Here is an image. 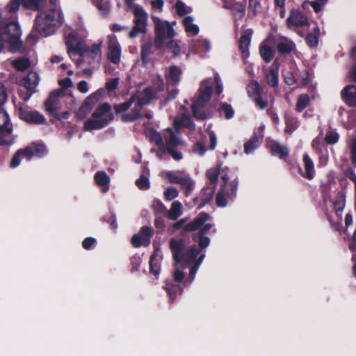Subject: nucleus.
Here are the masks:
<instances>
[{
	"label": "nucleus",
	"mask_w": 356,
	"mask_h": 356,
	"mask_svg": "<svg viewBox=\"0 0 356 356\" xmlns=\"http://www.w3.org/2000/svg\"><path fill=\"white\" fill-rule=\"evenodd\" d=\"M172 251L175 261V270L173 273V280L166 282L165 289L170 299L174 300L175 296L182 291L179 283L184 277L183 268L192 266L189 281L191 282L202 263L204 254L202 252V246H172Z\"/></svg>",
	"instance_id": "obj_1"
},
{
	"label": "nucleus",
	"mask_w": 356,
	"mask_h": 356,
	"mask_svg": "<svg viewBox=\"0 0 356 356\" xmlns=\"http://www.w3.org/2000/svg\"><path fill=\"white\" fill-rule=\"evenodd\" d=\"M63 15L59 7H54L41 13L35 19V29L43 36L54 33L63 23Z\"/></svg>",
	"instance_id": "obj_2"
},
{
	"label": "nucleus",
	"mask_w": 356,
	"mask_h": 356,
	"mask_svg": "<svg viewBox=\"0 0 356 356\" xmlns=\"http://www.w3.org/2000/svg\"><path fill=\"white\" fill-rule=\"evenodd\" d=\"M212 86L211 79H207L201 83L197 97L194 99L192 104L193 115L197 119L203 120L206 118V114L202 108L211 98Z\"/></svg>",
	"instance_id": "obj_3"
},
{
	"label": "nucleus",
	"mask_w": 356,
	"mask_h": 356,
	"mask_svg": "<svg viewBox=\"0 0 356 356\" xmlns=\"http://www.w3.org/2000/svg\"><path fill=\"white\" fill-rule=\"evenodd\" d=\"M126 3L134 16V25L129 33V37L134 38L147 31V13L141 6L135 3L134 0H126Z\"/></svg>",
	"instance_id": "obj_4"
},
{
	"label": "nucleus",
	"mask_w": 356,
	"mask_h": 356,
	"mask_svg": "<svg viewBox=\"0 0 356 356\" xmlns=\"http://www.w3.org/2000/svg\"><path fill=\"white\" fill-rule=\"evenodd\" d=\"M152 20L154 23L155 39L154 44L156 48H162L168 39H171L175 35V31L173 26L176 24L175 22L170 23L168 21H163L158 17L152 16Z\"/></svg>",
	"instance_id": "obj_5"
},
{
	"label": "nucleus",
	"mask_w": 356,
	"mask_h": 356,
	"mask_svg": "<svg viewBox=\"0 0 356 356\" xmlns=\"http://www.w3.org/2000/svg\"><path fill=\"white\" fill-rule=\"evenodd\" d=\"M92 118L85 122V131L102 129L112 120L113 115L109 104L105 103L99 106L93 113Z\"/></svg>",
	"instance_id": "obj_6"
},
{
	"label": "nucleus",
	"mask_w": 356,
	"mask_h": 356,
	"mask_svg": "<svg viewBox=\"0 0 356 356\" xmlns=\"http://www.w3.org/2000/svg\"><path fill=\"white\" fill-rule=\"evenodd\" d=\"M161 176L170 183L179 184L186 196H189L195 188V181L185 172L165 171L161 172Z\"/></svg>",
	"instance_id": "obj_7"
},
{
	"label": "nucleus",
	"mask_w": 356,
	"mask_h": 356,
	"mask_svg": "<svg viewBox=\"0 0 356 356\" xmlns=\"http://www.w3.org/2000/svg\"><path fill=\"white\" fill-rule=\"evenodd\" d=\"M210 220L211 216L208 213L201 212L192 222L188 223L185 226L184 229L187 232H192L202 227L201 230L202 234L200 236L199 245H209L210 239L209 237L206 236L204 234L208 232L213 227L212 224L207 223Z\"/></svg>",
	"instance_id": "obj_8"
},
{
	"label": "nucleus",
	"mask_w": 356,
	"mask_h": 356,
	"mask_svg": "<svg viewBox=\"0 0 356 356\" xmlns=\"http://www.w3.org/2000/svg\"><path fill=\"white\" fill-rule=\"evenodd\" d=\"M221 178L223 184L216 195V202L218 207H225L227 205V199L232 198L236 195L237 183L235 180L229 181L226 175H222Z\"/></svg>",
	"instance_id": "obj_9"
},
{
	"label": "nucleus",
	"mask_w": 356,
	"mask_h": 356,
	"mask_svg": "<svg viewBox=\"0 0 356 356\" xmlns=\"http://www.w3.org/2000/svg\"><path fill=\"white\" fill-rule=\"evenodd\" d=\"M65 42L67 52L73 60H76L78 55H84L85 44L79 40L76 32L74 31L66 32Z\"/></svg>",
	"instance_id": "obj_10"
},
{
	"label": "nucleus",
	"mask_w": 356,
	"mask_h": 356,
	"mask_svg": "<svg viewBox=\"0 0 356 356\" xmlns=\"http://www.w3.org/2000/svg\"><path fill=\"white\" fill-rule=\"evenodd\" d=\"M67 97L63 90H56L51 93L45 103L46 111L53 116H57V113L65 104Z\"/></svg>",
	"instance_id": "obj_11"
},
{
	"label": "nucleus",
	"mask_w": 356,
	"mask_h": 356,
	"mask_svg": "<svg viewBox=\"0 0 356 356\" xmlns=\"http://www.w3.org/2000/svg\"><path fill=\"white\" fill-rule=\"evenodd\" d=\"M44 147L42 145H35L32 144L31 145L26 147L23 149L18 150L16 154L13 157L10 161V166L12 168H15L18 166L20 163L21 156L26 157L28 160H29L33 156H40V154L44 152Z\"/></svg>",
	"instance_id": "obj_12"
},
{
	"label": "nucleus",
	"mask_w": 356,
	"mask_h": 356,
	"mask_svg": "<svg viewBox=\"0 0 356 356\" xmlns=\"http://www.w3.org/2000/svg\"><path fill=\"white\" fill-rule=\"evenodd\" d=\"M166 133L168 135L164 136L165 140V147L163 150L167 151L168 154L175 160L181 159V154L173 148L175 146L182 144L181 140L177 136V131L174 132L172 129H168Z\"/></svg>",
	"instance_id": "obj_13"
},
{
	"label": "nucleus",
	"mask_w": 356,
	"mask_h": 356,
	"mask_svg": "<svg viewBox=\"0 0 356 356\" xmlns=\"http://www.w3.org/2000/svg\"><path fill=\"white\" fill-rule=\"evenodd\" d=\"M107 58L113 64H119L121 60V46L115 35L107 36Z\"/></svg>",
	"instance_id": "obj_14"
},
{
	"label": "nucleus",
	"mask_w": 356,
	"mask_h": 356,
	"mask_svg": "<svg viewBox=\"0 0 356 356\" xmlns=\"http://www.w3.org/2000/svg\"><path fill=\"white\" fill-rule=\"evenodd\" d=\"M103 93V90H99L91 94L78 110L76 117L81 120L85 118L90 112L96 102L102 97Z\"/></svg>",
	"instance_id": "obj_15"
},
{
	"label": "nucleus",
	"mask_w": 356,
	"mask_h": 356,
	"mask_svg": "<svg viewBox=\"0 0 356 356\" xmlns=\"http://www.w3.org/2000/svg\"><path fill=\"white\" fill-rule=\"evenodd\" d=\"M156 91L152 88H147L142 92L136 93L132 96V99L136 103V109H140L142 106L146 105L150 102L151 100L155 98Z\"/></svg>",
	"instance_id": "obj_16"
},
{
	"label": "nucleus",
	"mask_w": 356,
	"mask_h": 356,
	"mask_svg": "<svg viewBox=\"0 0 356 356\" xmlns=\"http://www.w3.org/2000/svg\"><path fill=\"white\" fill-rule=\"evenodd\" d=\"M103 44V41L101 40L97 43L93 44L90 47H86L85 45L84 55H78L76 59V64L77 66L81 65V59H84L87 58H90L91 59L99 58L102 56V46Z\"/></svg>",
	"instance_id": "obj_17"
},
{
	"label": "nucleus",
	"mask_w": 356,
	"mask_h": 356,
	"mask_svg": "<svg viewBox=\"0 0 356 356\" xmlns=\"http://www.w3.org/2000/svg\"><path fill=\"white\" fill-rule=\"evenodd\" d=\"M40 81L38 74L35 72H31L22 80L23 86L27 89L28 94L24 98V100H28L32 94L35 92V88Z\"/></svg>",
	"instance_id": "obj_18"
},
{
	"label": "nucleus",
	"mask_w": 356,
	"mask_h": 356,
	"mask_svg": "<svg viewBox=\"0 0 356 356\" xmlns=\"http://www.w3.org/2000/svg\"><path fill=\"white\" fill-rule=\"evenodd\" d=\"M152 230L150 227H143L137 234L133 236L131 242L134 245H148L151 241Z\"/></svg>",
	"instance_id": "obj_19"
},
{
	"label": "nucleus",
	"mask_w": 356,
	"mask_h": 356,
	"mask_svg": "<svg viewBox=\"0 0 356 356\" xmlns=\"http://www.w3.org/2000/svg\"><path fill=\"white\" fill-rule=\"evenodd\" d=\"M0 132L4 136V138H10L13 137V126L10 123L9 116L7 112L0 108Z\"/></svg>",
	"instance_id": "obj_20"
},
{
	"label": "nucleus",
	"mask_w": 356,
	"mask_h": 356,
	"mask_svg": "<svg viewBox=\"0 0 356 356\" xmlns=\"http://www.w3.org/2000/svg\"><path fill=\"white\" fill-rule=\"evenodd\" d=\"M343 101L350 106H356V86L348 85L341 92Z\"/></svg>",
	"instance_id": "obj_21"
},
{
	"label": "nucleus",
	"mask_w": 356,
	"mask_h": 356,
	"mask_svg": "<svg viewBox=\"0 0 356 356\" xmlns=\"http://www.w3.org/2000/svg\"><path fill=\"white\" fill-rule=\"evenodd\" d=\"M161 260L162 255L159 248H156L149 259V271L155 277H158L160 273Z\"/></svg>",
	"instance_id": "obj_22"
},
{
	"label": "nucleus",
	"mask_w": 356,
	"mask_h": 356,
	"mask_svg": "<svg viewBox=\"0 0 356 356\" xmlns=\"http://www.w3.org/2000/svg\"><path fill=\"white\" fill-rule=\"evenodd\" d=\"M308 24L307 17L300 12L293 10L287 19V24L289 28L300 26Z\"/></svg>",
	"instance_id": "obj_23"
},
{
	"label": "nucleus",
	"mask_w": 356,
	"mask_h": 356,
	"mask_svg": "<svg viewBox=\"0 0 356 356\" xmlns=\"http://www.w3.org/2000/svg\"><path fill=\"white\" fill-rule=\"evenodd\" d=\"M20 117L29 123L42 124L45 121L44 115L38 111H21Z\"/></svg>",
	"instance_id": "obj_24"
},
{
	"label": "nucleus",
	"mask_w": 356,
	"mask_h": 356,
	"mask_svg": "<svg viewBox=\"0 0 356 356\" xmlns=\"http://www.w3.org/2000/svg\"><path fill=\"white\" fill-rule=\"evenodd\" d=\"M181 75V69L178 66L172 65L168 67L165 74V79L168 83L175 85L179 82Z\"/></svg>",
	"instance_id": "obj_25"
},
{
	"label": "nucleus",
	"mask_w": 356,
	"mask_h": 356,
	"mask_svg": "<svg viewBox=\"0 0 356 356\" xmlns=\"http://www.w3.org/2000/svg\"><path fill=\"white\" fill-rule=\"evenodd\" d=\"M279 64L275 60L270 67L269 72L266 74V77L268 85L271 87L275 88L278 86Z\"/></svg>",
	"instance_id": "obj_26"
},
{
	"label": "nucleus",
	"mask_w": 356,
	"mask_h": 356,
	"mask_svg": "<svg viewBox=\"0 0 356 356\" xmlns=\"http://www.w3.org/2000/svg\"><path fill=\"white\" fill-rule=\"evenodd\" d=\"M305 171L301 175L308 179H312L315 175V169L314 162L307 154H305L302 158Z\"/></svg>",
	"instance_id": "obj_27"
},
{
	"label": "nucleus",
	"mask_w": 356,
	"mask_h": 356,
	"mask_svg": "<svg viewBox=\"0 0 356 356\" xmlns=\"http://www.w3.org/2000/svg\"><path fill=\"white\" fill-rule=\"evenodd\" d=\"M168 129H165L162 136L157 131L150 129L147 131V135L152 141L154 142L156 145L163 150L165 147V140L164 136L168 135L166 132Z\"/></svg>",
	"instance_id": "obj_28"
},
{
	"label": "nucleus",
	"mask_w": 356,
	"mask_h": 356,
	"mask_svg": "<svg viewBox=\"0 0 356 356\" xmlns=\"http://www.w3.org/2000/svg\"><path fill=\"white\" fill-rule=\"evenodd\" d=\"M95 179L97 184L102 188L103 193H106L109 189L110 177L104 171H99L95 175Z\"/></svg>",
	"instance_id": "obj_29"
},
{
	"label": "nucleus",
	"mask_w": 356,
	"mask_h": 356,
	"mask_svg": "<svg viewBox=\"0 0 356 356\" xmlns=\"http://www.w3.org/2000/svg\"><path fill=\"white\" fill-rule=\"evenodd\" d=\"M264 127H261L259 128L260 131V135L259 136H254L252 138H251L248 142L245 143L244 145V152L245 154H249L252 153L259 145V139L263 138V132H264Z\"/></svg>",
	"instance_id": "obj_30"
},
{
	"label": "nucleus",
	"mask_w": 356,
	"mask_h": 356,
	"mask_svg": "<svg viewBox=\"0 0 356 356\" xmlns=\"http://www.w3.org/2000/svg\"><path fill=\"white\" fill-rule=\"evenodd\" d=\"M194 19L191 16L185 17L182 20V24L185 29L186 32L191 33L193 35L199 33V27L193 23Z\"/></svg>",
	"instance_id": "obj_31"
},
{
	"label": "nucleus",
	"mask_w": 356,
	"mask_h": 356,
	"mask_svg": "<svg viewBox=\"0 0 356 356\" xmlns=\"http://www.w3.org/2000/svg\"><path fill=\"white\" fill-rule=\"evenodd\" d=\"M269 147L273 155H278L280 158H284L289 154L288 148L275 141L270 142L269 143Z\"/></svg>",
	"instance_id": "obj_32"
},
{
	"label": "nucleus",
	"mask_w": 356,
	"mask_h": 356,
	"mask_svg": "<svg viewBox=\"0 0 356 356\" xmlns=\"http://www.w3.org/2000/svg\"><path fill=\"white\" fill-rule=\"evenodd\" d=\"M173 122L176 129L180 128L181 127H185L190 129H193L195 128V124L186 115H183L181 118H175Z\"/></svg>",
	"instance_id": "obj_33"
},
{
	"label": "nucleus",
	"mask_w": 356,
	"mask_h": 356,
	"mask_svg": "<svg viewBox=\"0 0 356 356\" xmlns=\"http://www.w3.org/2000/svg\"><path fill=\"white\" fill-rule=\"evenodd\" d=\"M252 31H246L241 37L239 47L244 55H248V48L250 44Z\"/></svg>",
	"instance_id": "obj_34"
},
{
	"label": "nucleus",
	"mask_w": 356,
	"mask_h": 356,
	"mask_svg": "<svg viewBox=\"0 0 356 356\" xmlns=\"http://www.w3.org/2000/svg\"><path fill=\"white\" fill-rule=\"evenodd\" d=\"M182 213V204L179 201L172 202L171 207L168 211V216L171 220L177 219Z\"/></svg>",
	"instance_id": "obj_35"
},
{
	"label": "nucleus",
	"mask_w": 356,
	"mask_h": 356,
	"mask_svg": "<svg viewBox=\"0 0 356 356\" xmlns=\"http://www.w3.org/2000/svg\"><path fill=\"white\" fill-rule=\"evenodd\" d=\"M277 49L281 53L289 54L295 50L296 45L291 40L284 38L277 44Z\"/></svg>",
	"instance_id": "obj_36"
},
{
	"label": "nucleus",
	"mask_w": 356,
	"mask_h": 356,
	"mask_svg": "<svg viewBox=\"0 0 356 356\" xmlns=\"http://www.w3.org/2000/svg\"><path fill=\"white\" fill-rule=\"evenodd\" d=\"M333 204L337 214L343 211L346 204L345 195L343 193H338L337 194Z\"/></svg>",
	"instance_id": "obj_37"
},
{
	"label": "nucleus",
	"mask_w": 356,
	"mask_h": 356,
	"mask_svg": "<svg viewBox=\"0 0 356 356\" xmlns=\"http://www.w3.org/2000/svg\"><path fill=\"white\" fill-rule=\"evenodd\" d=\"M310 97L307 94H302L298 96L296 104V108L298 112L302 111L309 104Z\"/></svg>",
	"instance_id": "obj_38"
},
{
	"label": "nucleus",
	"mask_w": 356,
	"mask_h": 356,
	"mask_svg": "<svg viewBox=\"0 0 356 356\" xmlns=\"http://www.w3.org/2000/svg\"><path fill=\"white\" fill-rule=\"evenodd\" d=\"M246 89H247L248 94L252 97H255L261 95V88L259 83L256 81H254V80L252 81L247 86Z\"/></svg>",
	"instance_id": "obj_39"
},
{
	"label": "nucleus",
	"mask_w": 356,
	"mask_h": 356,
	"mask_svg": "<svg viewBox=\"0 0 356 356\" xmlns=\"http://www.w3.org/2000/svg\"><path fill=\"white\" fill-rule=\"evenodd\" d=\"M236 19H242L245 13V6L241 3H235L231 7Z\"/></svg>",
	"instance_id": "obj_40"
},
{
	"label": "nucleus",
	"mask_w": 356,
	"mask_h": 356,
	"mask_svg": "<svg viewBox=\"0 0 356 356\" xmlns=\"http://www.w3.org/2000/svg\"><path fill=\"white\" fill-rule=\"evenodd\" d=\"M95 3L97 8L101 13L102 15H106L110 11V4L107 0H92Z\"/></svg>",
	"instance_id": "obj_41"
},
{
	"label": "nucleus",
	"mask_w": 356,
	"mask_h": 356,
	"mask_svg": "<svg viewBox=\"0 0 356 356\" xmlns=\"http://www.w3.org/2000/svg\"><path fill=\"white\" fill-rule=\"evenodd\" d=\"M44 3V0H23V7L26 9L39 10Z\"/></svg>",
	"instance_id": "obj_42"
},
{
	"label": "nucleus",
	"mask_w": 356,
	"mask_h": 356,
	"mask_svg": "<svg viewBox=\"0 0 356 356\" xmlns=\"http://www.w3.org/2000/svg\"><path fill=\"white\" fill-rule=\"evenodd\" d=\"M260 54L262 58L267 63L270 62L273 57L272 49L266 44H262L260 47Z\"/></svg>",
	"instance_id": "obj_43"
},
{
	"label": "nucleus",
	"mask_w": 356,
	"mask_h": 356,
	"mask_svg": "<svg viewBox=\"0 0 356 356\" xmlns=\"http://www.w3.org/2000/svg\"><path fill=\"white\" fill-rule=\"evenodd\" d=\"M175 8L177 13L180 16L185 15L192 12V8L187 6L184 2L179 0L176 2Z\"/></svg>",
	"instance_id": "obj_44"
},
{
	"label": "nucleus",
	"mask_w": 356,
	"mask_h": 356,
	"mask_svg": "<svg viewBox=\"0 0 356 356\" xmlns=\"http://www.w3.org/2000/svg\"><path fill=\"white\" fill-rule=\"evenodd\" d=\"M136 184L140 190H147L150 188L149 178L145 175H140V177L136 181Z\"/></svg>",
	"instance_id": "obj_45"
},
{
	"label": "nucleus",
	"mask_w": 356,
	"mask_h": 356,
	"mask_svg": "<svg viewBox=\"0 0 356 356\" xmlns=\"http://www.w3.org/2000/svg\"><path fill=\"white\" fill-rule=\"evenodd\" d=\"M13 66L19 71H24L30 66V61L26 58L15 60L13 62Z\"/></svg>",
	"instance_id": "obj_46"
},
{
	"label": "nucleus",
	"mask_w": 356,
	"mask_h": 356,
	"mask_svg": "<svg viewBox=\"0 0 356 356\" xmlns=\"http://www.w3.org/2000/svg\"><path fill=\"white\" fill-rule=\"evenodd\" d=\"M165 44H166L167 48L172 51L174 56L179 55L180 52L179 41L172 40L171 38L168 42H165Z\"/></svg>",
	"instance_id": "obj_47"
},
{
	"label": "nucleus",
	"mask_w": 356,
	"mask_h": 356,
	"mask_svg": "<svg viewBox=\"0 0 356 356\" xmlns=\"http://www.w3.org/2000/svg\"><path fill=\"white\" fill-rule=\"evenodd\" d=\"M21 6H23V0H11L7 4L6 9L10 13H15Z\"/></svg>",
	"instance_id": "obj_48"
},
{
	"label": "nucleus",
	"mask_w": 356,
	"mask_h": 356,
	"mask_svg": "<svg viewBox=\"0 0 356 356\" xmlns=\"http://www.w3.org/2000/svg\"><path fill=\"white\" fill-rule=\"evenodd\" d=\"M178 195L179 191L176 188L174 187H169L164 192V197L168 201L176 198L178 197Z\"/></svg>",
	"instance_id": "obj_49"
},
{
	"label": "nucleus",
	"mask_w": 356,
	"mask_h": 356,
	"mask_svg": "<svg viewBox=\"0 0 356 356\" xmlns=\"http://www.w3.org/2000/svg\"><path fill=\"white\" fill-rule=\"evenodd\" d=\"M327 0H314L309 2L310 6L316 13L320 12L325 5Z\"/></svg>",
	"instance_id": "obj_50"
},
{
	"label": "nucleus",
	"mask_w": 356,
	"mask_h": 356,
	"mask_svg": "<svg viewBox=\"0 0 356 356\" xmlns=\"http://www.w3.org/2000/svg\"><path fill=\"white\" fill-rule=\"evenodd\" d=\"M221 113L227 119H230L234 116V111L231 106L224 104L221 107Z\"/></svg>",
	"instance_id": "obj_51"
},
{
	"label": "nucleus",
	"mask_w": 356,
	"mask_h": 356,
	"mask_svg": "<svg viewBox=\"0 0 356 356\" xmlns=\"http://www.w3.org/2000/svg\"><path fill=\"white\" fill-rule=\"evenodd\" d=\"M325 140L327 144H334L338 141L339 136L336 132L330 131L326 134Z\"/></svg>",
	"instance_id": "obj_52"
},
{
	"label": "nucleus",
	"mask_w": 356,
	"mask_h": 356,
	"mask_svg": "<svg viewBox=\"0 0 356 356\" xmlns=\"http://www.w3.org/2000/svg\"><path fill=\"white\" fill-rule=\"evenodd\" d=\"M134 102L132 97L127 102H124L115 106V109L117 113L127 111L131 105L132 102Z\"/></svg>",
	"instance_id": "obj_53"
},
{
	"label": "nucleus",
	"mask_w": 356,
	"mask_h": 356,
	"mask_svg": "<svg viewBox=\"0 0 356 356\" xmlns=\"http://www.w3.org/2000/svg\"><path fill=\"white\" fill-rule=\"evenodd\" d=\"M219 175V170L217 168H211L207 172V177L211 182H216Z\"/></svg>",
	"instance_id": "obj_54"
},
{
	"label": "nucleus",
	"mask_w": 356,
	"mask_h": 356,
	"mask_svg": "<svg viewBox=\"0 0 356 356\" xmlns=\"http://www.w3.org/2000/svg\"><path fill=\"white\" fill-rule=\"evenodd\" d=\"M152 43L149 42L142 47L141 56L143 60H145L151 54Z\"/></svg>",
	"instance_id": "obj_55"
},
{
	"label": "nucleus",
	"mask_w": 356,
	"mask_h": 356,
	"mask_svg": "<svg viewBox=\"0 0 356 356\" xmlns=\"http://www.w3.org/2000/svg\"><path fill=\"white\" fill-rule=\"evenodd\" d=\"M284 79L285 83L289 86H292L296 82L293 74L291 72H286L284 73Z\"/></svg>",
	"instance_id": "obj_56"
},
{
	"label": "nucleus",
	"mask_w": 356,
	"mask_h": 356,
	"mask_svg": "<svg viewBox=\"0 0 356 356\" xmlns=\"http://www.w3.org/2000/svg\"><path fill=\"white\" fill-rule=\"evenodd\" d=\"M119 83L118 78L111 79L108 81L106 83V88L108 90H115Z\"/></svg>",
	"instance_id": "obj_57"
},
{
	"label": "nucleus",
	"mask_w": 356,
	"mask_h": 356,
	"mask_svg": "<svg viewBox=\"0 0 356 356\" xmlns=\"http://www.w3.org/2000/svg\"><path fill=\"white\" fill-rule=\"evenodd\" d=\"M193 151L200 156H202L206 152V148L202 143L198 142L194 145Z\"/></svg>",
	"instance_id": "obj_58"
},
{
	"label": "nucleus",
	"mask_w": 356,
	"mask_h": 356,
	"mask_svg": "<svg viewBox=\"0 0 356 356\" xmlns=\"http://www.w3.org/2000/svg\"><path fill=\"white\" fill-rule=\"evenodd\" d=\"M254 102H255L257 106L259 109L264 110L267 107L268 103L266 100H264L262 99V97H261V95L254 97Z\"/></svg>",
	"instance_id": "obj_59"
},
{
	"label": "nucleus",
	"mask_w": 356,
	"mask_h": 356,
	"mask_svg": "<svg viewBox=\"0 0 356 356\" xmlns=\"http://www.w3.org/2000/svg\"><path fill=\"white\" fill-rule=\"evenodd\" d=\"M350 152H351V161H352L354 166H356V138L353 139L352 141V144L350 146Z\"/></svg>",
	"instance_id": "obj_60"
},
{
	"label": "nucleus",
	"mask_w": 356,
	"mask_h": 356,
	"mask_svg": "<svg viewBox=\"0 0 356 356\" xmlns=\"http://www.w3.org/2000/svg\"><path fill=\"white\" fill-rule=\"evenodd\" d=\"M152 8L162 10L164 2L163 0H149Z\"/></svg>",
	"instance_id": "obj_61"
},
{
	"label": "nucleus",
	"mask_w": 356,
	"mask_h": 356,
	"mask_svg": "<svg viewBox=\"0 0 356 356\" xmlns=\"http://www.w3.org/2000/svg\"><path fill=\"white\" fill-rule=\"evenodd\" d=\"M209 137L210 140V147L209 149L213 150L217 145V138L213 131H210L209 133Z\"/></svg>",
	"instance_id": "obj_62"
},
{
	"label": "nucleus",
	"mask_w": 356,
	"mask_h": 356,
	"mask_svg": "<svg viewBox=\"0 0 356 356\" xmlns=\"http://www.w3.org/2000/svg\"><path fill=\"white\" fill-rule=\"evenodd\" d=\"M306 40L310 47H315L318 44V38L315 35L309 34L306 38Z\"/></svg>",
	"instance_id": "obj_63"
},
{
	"label": "nucleus",
	"mask_w": 356,
	"mask_h": 356,
	"mask_svg": "<svg viewBox=\"0 0 356 356\" xmlns=\"http://www.w3.org/2000/svg\"><path fill=\"white\" fill-rule=\"evenodd\" d=\"M77 89L81 93H86L88 92V83L86 81H81L77 85Z\"/></svg>",
	"instance_id": "obj_64"
}]
</instances>
